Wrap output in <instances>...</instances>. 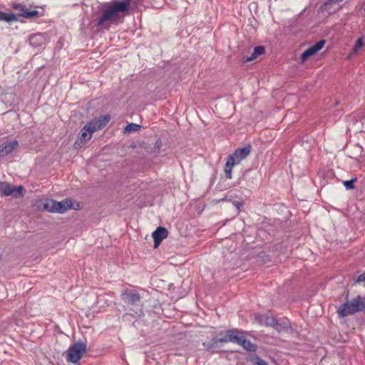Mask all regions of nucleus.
Returning <instances> with one entry per match:
<instances>
[{"label": "nucleus", "instance_id": "nucleus-11", "mask_svg": "<svg viewBox=\"0 0 365 365\" xmlns=\"http://www.w3.org/2000/svg\"><path fill=\"white\" fill-rule=\"evenodd\" d=\"M19 146L16 140H7L0 144V158L11 154Z\"/></svg>", "mask_w": 365, "mask_h": 365}, {"label": "nucleus", "instance_id": "nucleus-8", "mask_svg": "<svg viewBox=\"0 0 365 365\" xmlns=\"http://www.w3.org/2000/svg\"><path fill=\"white\" fill-rule=\"evenodd\" d=\"M92 135L93 133H91L89 128L85 125L78 135V138L74 143L75 148H81L91 140Z\"/></svg>", "mask_w": 365, "mask_h": 365}, {"label": "nucleus", "instance_id": "nucleus-2", "mask_svg": "<svg viewBox=\"0 0 365 365\" xmlns=\"http://www.w3.org/2000/svg\"><path fill=\"white\" fill-rule=\"evenodd\" d=\"M358 312H365V297L359 294L346 299L339 306L336 311L339 318H345Z\"/></svg>", "mask_w": 365, "mask_h": 365}, {"label": "nucleus", "instance_id": "nucleus-30", "mask_svg": "<svg viewBox=\"0 0 365 365\" xmlns=\"http://www.w3.org/2000/svg\"><path fill=\"white\" fill-rule=\"evenodd\" d=\"M255 365H268V364L259 356L255 357Z\"/></svg>", "mask_w": 365, "mask_h": 365}, {"label": "nucleus", "instance_id": "nucleus-19", "mask_svg": "<svg viewBox=\"0 0 365 365\" xmlns=\"http://www.w3.org/2000/svg\"><path fill=\"white\" fill-rule=\"evenodd\" d=\"M252 150V146L250 145H247L244 148H238L235 150L234 152L240 160L242 161V160L245 159L251 153Z\"/></svg>", "mask_w": 365, "mask_h": 365}, {"label": "nucleus", "instance_id": "nucleus-21", "mask_svg": "<svg viewBox=\"0 0 365 365\" xmlns=\"http://www.w3.org/2000/svg\"><path fill=\"white\" fill-rule=\"evenodd\" d=\"M16 9L20 8V11L22 12V16L27 19L33 18L38 15V11L36 10L27 11L26 8L24 6L19 5L15 6Z\"/></svg>", "mask_w": 365, "mask_h": 365}, {"label": "nucleus", "instance_id": "nucleus-31", "mask_svg": "<svg viewBox=\"0 0 365 365\" xmlns=\"http://www.w3.org/2000/svg\"><path fill=\"white\" fill-rule=\"evenodd\" d=\"M364 282H365V273H363V274L359 275L356 279V282H358V283Z\"/></svg>", "mask_w": 365, "mask_h": 365}, {"label": "nucleus", "instance_id": "nucleus-14", "mask_svg": "<svg viewBox=\"0 0 365 365\" xmlns=\"http://www.w3.org/2000/svg\"><path fill=\"white\" fill-rule=\"evenodd\" d=\"M29 44L34 48H41L46 43V36L43 34H34L29 36Z\"/></svg>", "mask_w": 365, "mask_h": 365}, {"label": "nucleus", "instance_id": "nucleus-6", "mask_svg": "<svg viewBox=\"0 0 365 365\" xmlns=\"http://www.w3.org/2000/svg\"><path fill=\"white\" fill-rule=\"evenodd\" d=\"M110 120L109 115H101L99 118H94L87 123L86 125L89 128L91 133H94L102 129Z\"/></svg>", "mask_w": 365, "mask_h": 365}, {"label": "nucleus", "instance_id": "nucleus-10", "mask_svg": "<svg viewBox=\"0 0 365 365\" xmlns=\"http://www.w3.org/2000/svg\"><path fill=\"white\" fill-rule=\"evenodd\" d=\"M241 160L235 153L228 155L225 166V176L228 179H232V168L235 165L240 164Z\"/></svg>", "mask_w": 365, "mask_h": 365}, {"label": "nucleus", "instance_id": "nucleus-20", "mask_svg": "<svg viewBox=\"0 0 365 365\" xmlns=\"http://www.w3.org/2000/svg\"><path fill=\"white\" fill-rule=\"evenodd\" d=\"M265 53V48L263 46H257L255 47L254 51L251 56L247 58L245 62H250L256 59L259 56H261Z\"/></svg>", "mask_w": 365, "mask_h": 365}, {"label": "nucleus", "instance_id": "nucleus-9", "mask_svg": "<svg viewBox=\"0 0 365 365\" xmlns=\"http://www.w3.org/2000/svg\"><path fill=\"white\" fill-rule=\"evenodd\" d=\"M241 160L235 153L228 155L225 166V176L228 179H232V168L235 165L240 164Z\"/></svg>", "mask_w": 365, "mask_h": 365}, {"label": "nucleus", "instance_id": "nucleus-16", "mask_svg": "<svg viewBox=\"0 0 365 365\" xmlns=\"http://www.w3.org/2000/svg\"><path fill=\"white\" fill-rule=\"evenodd\" d=\"M168 231L163 227H158L152 234L154 240V247H157L160 242L168 237Z\"/></svg>", "mask_w": 365, "mask_h": 365}, {"label": "nucleus", "instance_id": "nucleus-7", "mask_svg": "<svg viewBox=\"0 0 365 365\" xmlns=\"http://www.w3.org/2000/svg\"><path fill=\"white\" fill-rule=\"evenodd\" d=\"M120 297L125 303L130 305L136 304L141 299L140 294L134 289H126L123 291Z\"/></svg>", "mask_w": 365, "mask_h": 365}, {"label": "nucleus", "instance_id": "nucleus-13", "mask_svg": "<svg viewBox=\"0 0 365 365\" xmlns=\"http://www.w3.org/2000/svg\"><path fill=\"white\" fill-rule=\"evenodd\" d=\"M274 317L268 314H255L254 317V322L261 326L272 327L273 325Z\"/></svg>", "mask_w": 365, "mask_h": 365}, {"label": "nucleus", "instance_id": "nucleus-12", "mask_svg": "<svg viewBox=\"0 0 365 365\" xmlns=\"http://www.w3.org/2000/svg\"><path fill=\"white\" fill-rule=\"evenodd\" d=\"M325 43H326L325 40H320L318 42H317L315 44L309 47L301 55V60L302 61H304L307 60L309 57L314 55L317 52L320 51L324 47Z\"/></svg>", "mask_w": 365, "mask_h": 365}, {"label": "nucleus", "instance_id": "nucleus-27", "mask_svg": "<svg viewBox=\"0 0 365 365\" xmlns=\"http://www.w3.org/2000/svg\"><path fill=\"white\" fill-rule=\"evenodd\" d=\"M363 46V38H359L354 47H353V51L354 53H357L358 51L361 48V46Z\"/></svg>", "mask_w": 365, "mask_h": 365}, {"label": "nucleus", "instance_id": "nucleus-17", "mask_svg": "<svg viewBox=\"0 0 365 365\" xmlns=\"http://www.w3.org/2000/svg\"><path fill=\"white\" fill-rule=\"evenodd\" d=\"M272 327L280 333L283 331L289 329V322L286 319L277 320L276 318H274Z\"/></svg>", "mask_w": 365, "mask_h": 365}, {"label": "nucleus", "instance_id": "nucleus-22", "mask_svg": "<svg viewBox=\"0 0 365 365\" xmlns=\"http://www.w3.org/2000/svg\"><path fill=\"white\" fill-rule=\"evenodd\" d=\"M43 209L51 212H56V201L54 200H46L43 205Z\"/></svg>", "mask_w": 365, "mask_h": 365}, {"label": "nucleus", "instance_id": "nucleus-23", "mask_svg": "<svg viewBox=\"0 0 365 365\" xmlns=\"http://www.w3.org/2000/svg\"><path fill=\"white\" fill-rule=\"evenodd\" d=\"M0 21L5 22L15 21H17V17L14 14L0 11Z\"/></svg>", "mask_w": 365, "mask_h": 365}, {"label": "nucleus", "instance_id": "nucleus-5", "mask_svg": "<svg viewBox=\"0 0 365 365\" xmlns=\"http://www.w3.org/2000/svg\"><path fill=\"white\" fill-rule=\"evenodd\" d=\"M23 190L24 187L21 185L16 187L6 182H1L0 185V192L4 196L13 195L15 197H20L24 195Z\"/></svg>", "mask_w": 365, "mask_h": 365}, {"label": "nucleus", "instance_id": "nucleus-4", "mask_svg": "<svg viewBox=\"0 0 365 365\" xmlns=\"http://www.w3.org/2000/svg\"><path fill=\"white\" fill-rule=\"evenodd\" d=\"M86 353V345L83 342H76L67 350L66 360L73 364L78 363Z\"/></svg>", "mask_w": 365, "mask_h": 365}, {"label": "nucleus", "instance_id": "nucleus-1", "mask_svg": "<svg viewBox=\"0 0 365 365\" xmlns=\"http://www.w3.org/2000/svg\"><path fill=\"white\" fill-rule=\"evenodd\" d=\"M130 0L113 1L109 4H105V10L102 16L98 19L97 26H106L107 22L113 23L120 17V14H124L129 11Z\"/></svg>", "mask_w": 365, "mask_h": 365}, {"label": "nucleus", "instance_id": "nucleus-28", "mask_svg": "<svg viewBox=\"0 0 365 365\" xmlns=\"http://www.w3.org/2000/svg\"><path fill=\"white\" fill-rule=\"evenodd\" d=\"M217 343H214V341H212V343H203V346H204L205 349L208 351L213 348L217 347Z\"/></svg>", "mask_w": 365, "mask_h": 365}, {"label": "nucleus", "instance_id": "nucleus-29", "mask_svg": "<svg viewBox=\"0 0 365 365\" xmlns=\"http://www.w3.org/2000/svg\"><path fill=\"white\" fill-rule=\"evenodd\" d=\"M255 365H268V364L259 356L255 357Z\"/></svg>", "mask_w": 365, "mask_h": 365}, {"label": "nucleus", "instance_id": "nucleus-18", "mask_svg": "<svg viewBox=\"0 0 365 365\" xmlns=\"http://www.w3.org/2000/svg\"><path fill=\"white\" fill-rule=\"evenodd\" d=\"M73 206L72 200L69 199L63 200L61 202L56 201V212L58 213H64Z\"/></svg>", "mask_w": 365, "mask_h": 365}, {"label": "nucleus", "instance_id": "nucleus-26", "mask_svg": "<svg viewBox=\"0 0 365 365\" xmlns=\"http://www.w3.org/2000/svg\"><path fill=\"white\" fill-rule=\"evenodd\" d=\"M356 181V178H352L349 180L344 181V185L346 190H352L354 188V182Z\"/></svg>", "mask_w": 365, "mask_h": 365}, {"label": "nucleus", "instance_id": "nucleus-25", "mask_svg": "<svg viewBox=\"0 0 365 365\" xmlns=\"http://www.w3.org/2000/svg\"><path fill=\"white\" fill-rule=\"evenodd\" d=\"M141 128V126L138 124H136V123H128L125 128V130L126 132H128V133H130V132H136V131H138L140 130Z\"/></svg>", "mask_w": 365, "mask_h": 365}, {"label": "nucleus", "instance_id": "nucleus-3", "mask_svg": "<svg viewBox=\"0 0 365 365\" xmlns=\"http://www.w3.org/2000/svg\"><path fill=\"white\" fill-rule=\"evenodd\" d=\"M230 342L237 344L243 347V349L250 352H255L257 349V346L246 339V331L239 329H235L229 332Z\"/></svg>", "mask_w": 365, "mask_h": 365}, {"label": "nucleus", "instance_id": "nucleus-15", "mask_svg": "<svg viewBox=\"0 0 365 365\" xmlns=\"http://www.w3.org/2000/svg\"><path fill=\"white\" fill-rule=\"evenodd\" d=\"M343 0H327L321 6L322 11L329 14H333L340 9V3Z\"/></svg>", "mask_w": 365, "mask_h": 365}, {"label": "nucleus", "instance_id": "nucleus-24", "mask_svg": "<svg viewBox=\"0 0 365 365\" xmlns=\"http://www.w3.org/2000/svg\"><path fill=\"white\" fill-rule=\"evenodd\" d=\"M235 329H229L227 331H226L225 332V335L220 337V338H213L212 339V341H214V343H217V342H222V343H227L228 341H230V334L229 332L233 331Z\"/></svg>", "mask_w": 365, "mask_h": 365}]
</instances>
